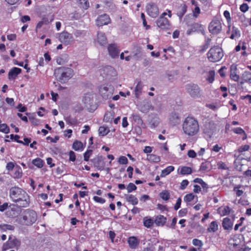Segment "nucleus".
<instances>
[{
    "instance_id": "19",
    "label": "nucleus",
    "mask_w": 251,
    "mask_h": 251,
    "mask_svg": "<svg viewBox=\"0 0 251 251\" xmlns=\"http://www.w3.org/2000/svg\"><path fill=\"white\" fill-rule=\"evenodd\" d=\"M237 66L235 64H232L230 66V77L234 81H238L239 79V76L236 73Z\"/></svg>"
},
{
    "instance_id": "5",
    "label": "nucleus",
    "mask_w": 251,
    "mask_h": 251,
    "mask_svg": "<svg viewBox=\"0 0 251 251\" xmlns=\"http://www.w3.org/2000/svg\"><path fill=\"white\" fill-rule=\"evenodd\" d=\"M208 59L212 62L220 61L224 56L223 50L219 46L211 48L207 53Z\"/></svg>"
},
{
    "instance_id": "58",
    "label": "nucleus",
    "mask_w": 251,
    "mask_h": 251,
    "mask_svg": "<svg viewBox=\"0 0 251 251\" xmlns=\"http://www.w3.org/2000/svg\"><path fill=\"white\" fill-rule=\"evenodd\" d=\"M192 243L195 246L201 247L202 246V243L201 241L198 239H194L192 241Z\"/></svg>"
},
{
    "instance_id": "57",
    "label": "nucleus",
    "mask_w": 251,
    "mask_h": 251,
    "mask_svg": "<svg viewBox=\"0 0 251 251\" xmlns=\"http://www.w3.org/2000/svg\"><path fill=\"white\" fill-rule=\"evenodd\" d=\"M93 200L97 202L100 203H104L105 202V200L100 197H99L98 196H94L93 197Z\"/></svg>"
},
{
    "instance_id": "18",
    "label": "nucleus",
    "mask_w": 251,
    "mask_h": 251,
    "mask_svg": "<svg viewBox=\"0 0 251 251\" xmlns=\"http://www.w3.org/2000/svg\"><path fill=\"white\" fill-rule=\"evenodd\" d=\"M154 109L153 106L151 103L148 101H144L141 105L140 110L143 113H147L151 110Z\"/></svg>"
},
{
    "instance_id": "9",
    "label": "nucleus",
    "mask_w": 251,
    "mask_h": 251,
    "mask_svg": "<svg viewBox=\"0 0 251 251\" xmlns=\"http://www.w3.org/2000/svg\"><path fill=\"white\" fill-rule=\"evenodd\" d=\"M166 15L167 13L164 12L156 21L157 26L162 29H169L170 26L169 20L166 18L164 17Z\"/></svg>"
},
{
    "instance_id": "36",
    "label": "nucleus",
    "mask_w": 251,
    "mask_h": 251,
    "mask_svg": "<svg viewBox=\"0 0 251 251\" xmlns=\"http://www.w3.org/2000/svg\"><path fill=\"white\" fill-rule=\"evenodd\" d=\"M192 30L195 32H201L202 33L204 32V29L201 25L198 23H195L192 25Z\"/></svg>"
},
{
    "instance_id": "11",
    "label": "nucleus",
    "mask_w": 251,
    "mask_h": 251,
    "mask_svg": "<svg viewBox=\"0 0 251 251\" xmlns=\"http://www.w3.org/2000/svg\"><path fill=\"white\" fill-rule=\"evenodd\" d=\"M222 29V25L220 21L215 19L212 21L209 25V30L212 34H217Z\"/></svg>"
},
{
    "instance_id": "33",
    "label": "nucleus",
    "mask_w": 251,
    "mask_h": 251,
    "mask_svg": "<svg viewBox=\"0 0 251 251\" xmlns=\"http://www.w3.org/2000/svg\"><path fill=\"white\" fill-rule=\"evenodd\" d=\"M175 169V168L173 166H169L167 167L164 170H163L161 172V176L165 177L167 175H169L171 172H173Z\"/></svg>"
},
{
    "instance_id": "61",
    "label": "nucleus",
    "mask_w": 251,
    "mask_h": 251,
    "mask_svg": "<svg viewBox=\"0 0 251 251\" xmlns=\"http://www.w3.org/2000/svg\"><path fill=\"white\" fill-rule=\"evenodd\" d=\"M188 181L187 180H183L182 181L180 184V188L181 190L184 189L188 184Z\"/></svg>"
},
{
    "instance_id": "13",
    "label": "nucleus",
    "mask_w": 251,
    "mask_h": 251,
    "mask_svg": "<svg viewBox=\"0 0 251 251\" xmlns=\"http://www.w3.org/2000/svg\"><path fill=\"white\" fill-rule=\"evenodd\" d=\"M148 14L151 17L156 18L159 14L158 7L154 3H149L146 6Z\"/></svg>"
},
{
    "instance_id": "21",
    "label": "nucleus",
    "mask_w": 251,
    "mask_h": 251,
    "mask_svg": "<svg viewBox=\"0 0 251 251\" xmlns=\"http://www.w3.org/2000/svg\"><path fill=\"white\" fill-rule=\"evenodd\" d=\"M21 72V69L18 68L14 67L11 69L8 73V78L15 79L17 76Z\"/></svg>"
},
{
    "instance_id": "40",
    "label": "nucleus",
    "mask_w": 251,
    "mask_h": 251,
    "mask_svg": "<svg viewBox=\"0 0 251 251\" xmlns=\"http://www.w3.org/2000/svg\"><path fill=\"white\" fill-rule=\"evenodd\" d=\"M210 164L207 162H204L201 164L200 171H208L210 169Z\"/></svg>"
},
{
    "instance_id": "30",
    "label": "nucleus",
    "mask_w": 251,
    "mask_h": 251,
    "mask_svg": "<svg viewBox=\"0 0 251 251\" xmlns=\"http://www.w3.org/2000/svg\"><path fill=\"white\" fill-rule=\"evenodd\" d=\"M147 159L152 162H158L160 161V158L159 156L155 154H148L147 156Z\"/></svg>"
},
{
    "instance_id": "6",
    "label": "nucleus",
    "mask_w": 251,
    "mask_h": 251,
    "mask_svg": "<svg viewBox=\"0 0 251 251\" xmlns=\"http://www.w3.org/2000/svg\"><path fill=\"white\" fill-rule=\"evenodd\" d=\"M187 92L194 98L201 96V90L199 86L194 84H188L186 85Z\"/></svg>"
},
{
    "instance_id": "54",
    "label": "nucleus",
    "mask_w": 251,
    "mask_h": 251,
    "mask_svg": "<svg viewBox=\"0 0 251 251\" xmlns=\"http://www.w3.org/2000/svg\"><path fill=\"white\" fill-rule=\"evenodd\" d=\"M230 212V208L229 207L226 206H225L224 209L222 210V215H229Z\"/></svg>"
},
{
    "instance_id": "17",
    "label": "nucleus",
    "mask_w": 251,
    "mask_h": 251,
    "mask_svg": "<svg viewBox=\"0 0 251 251\" xmlns=\"http://www.w3.org/2000/svg\"><path fill=\"white\" fill-rule=\"evenodd\" d=\"M108 50L109 55L112 58H115L116 57L118 56V54L119 53V50L117 49L116 45H115V44L109 45L108 47Z\"/></svg>"
},
{
    "instance_id": "39",
    "label": "nucleus",
    "mask_w": 251,
    "mask_h": 251,
    "mask_svg": "<svg viewBox=\"0 0 251 251\" xmlns=\"http://www.w3.org/2000/svg\"><path fill=\"white\" fill-rule=\"evenodd\" d=\"M83 144L80 141H75L73 144V148L75 151H78L82 149Z\"/></svg>"
},
{
    "instance_id": "4",
    "label": "nucleus",
    "mask_w": 251,
    "mask_h": 251,
    "mask_svg": "<svg viewBox=\"0 0 251 251\" xmlns=\"http://www.w3.org/2000/svg\"><path fill=\"white\" fill-rule=\"evenodd\" d=\"M56 79L61 83H66L73 76V71L69 68L59 67L54 72Z\"/></svg>"
},
{
    "instance_id": "1",
    "label": "nucleus",
    "mask_w": 251,
    "mask_h": 251,
    "mask_svg": "<svg viewBox=\"0 0 251 251\" xmlns=\"http://www.w3.org/2000/svg\"><path fill=\"white\" fill-rule=\"evenodd\" d=\"M9 196L14 202H19L21 207H26L29 205V197L27 194L18 187L10 188Z\"/></svg>"
},
{
    "instance_id": "47",
    "label": "nucleus",
    "mask_w": 251,
    "mask_h": 251,
    "mask_svg": "<svg viewBox=\"0 0 251 251\" xmlns=\"http://www.w3.org/2000/svg\"><path fill=\"white\" fill-rule=\"evenodd\" d=\"M80 4L82 8L87 9L89 7L88 0H79Z\"/></svg>"
},
{
    "instance_id": "52",
    "label": "nucleus",
    "mask_w": 251,
    "mask_h": 251,
    "mask_svg": "<svg viewBox=\"0 0 251 251\" xmlns=\"http://www.w3.org/2000/svg\"><path fill=\"white\" fill-rule=\"evenodd\" d=\"M193 16L195 18L198 17L199 14L201 13V10L199 6H197L193 11Z\"/></svg>"
},
{
    "instance_id": "35",
    "label": "nucleus",
    "mask_w": 251,
    "mask_h": 251,
    "mask_svg": "<svg viewBox=\"0 0 251 251\" xmlns=\"http://www.w3.org/2000/svg\"><path fill=\"white\" fill-rule=\"evenodd\" d=\"M15 227L10 225L3 224L0 225V231L3 232L7 230H13Z\"/></svg>"
},
{
    "instance_id": "25",
    "label": "nucleus",
    "mask_w": 251,
    "mask_h": 251,
    "mask_svg": "<svg viewBox=\"0 0 251 251\" xmlns=\"http://www.w3.org/2000/svg\"><path fill=\"white\" fill-rule=\"evenodd\" d=\"M215 126L213 124L209 123L206 124L204 126V132L210 135L213 132Z\"/></svg>"
},
{
    "instance_id": "7",
    "label": "nucleus",
    "mask_w": 251,
    "mask_h": 251,
    "mask_svg": "<svg viewBox=\"0 0 251 251\" xmlns=\"http://www.w3.org/2000/svg\"><path fill=\"white\" fill-rule=\"evenodd\" d=\"M21 244L20 241L15 237L10 236L8 241L4 244L2 247V250L5 251L8 249L18 248Z\"/></svg>"
},
{
    "instance_id": "59",
    "label": "nucleus",
    "mask_w": 251,
    "mask_h": 251,
    "mask_svg": "<svg viewBox=\"0 0 251 251\" xmlns=\"http://www.w3.org/2000/svg\"><path fill=\"white\" fill-rule=\"evenodd\" d=\"M250 148V146L248 145H245L240 147L238 149V151L242 152L245 151H248Z\"/></svg>"
},
{
    "instance_id": "32",
    "label": "nucleus",
    "mask_w": 251,
    "mask_h": 251,
    "mask_svg": "<svg viewBox=\"0 0 251 251\" xmlns=\"http://www.w3.org/2000/svg\"><path fill=\"white\" fill-rule=\"evenodd\" d=\"M126 199L127 201L131 203L133 205H136L138 204V201L137 199L132 195H126Z\"/></svg>"
},
{
    "instance_id": "51",
    "label": "nucleus",
    "mask_w": 251,
    "mask_h": 251,
    "mask_svg": "<svg viewBox=\"0 0 251 251\" xmlns=\"http://www.w3.org/2000/svg\"><path fill=\"white\" fill-rule=\"evenodd\" d=\"M118 162L120 164H126L128 162V160L126 156H121L119 158Z\"/></svg>"
},
{
    "instance_id": "34",
    "label": "nucleus",
    "mask_w": 251,
    "mask_h": 251,
    "mask_svg": "<svg viewBox=\"0 0 251 251\" xmlns=\"http://www.w3.org/2000/svg\"><path fill=\"white\" fill-rule=\"evenodd\" d=\"M242 79L245 82H249L251 83V73L245 71L242 75Z\"/></svg>"
},
{
    "instance_id": "31",
    "label": "nucleus",
    "mask_w": 251,
    "mask_h": 251,
    "mask_svg": "<svg viewBox=\"0 0 251 251\" xmlns=\"http://www.w3.org/2000/svg\"><path fill=\"white\" fill-rule=\"evenodd\" d=\"M240 36V32L238 28L233 26L232 28V33L230 36V38L233 39L234 38H239Z\"/></svg>"
},
{
    "instance_id": "27",
    "label": "nucleus",
    "mask_w": 251,
    "mask_h": 251,
    "mask_svg": "<svg viewBox=\"0 0 251 251\" xmlns=\"http://www.w3.org/2000/svg\"><path fill=\"white\" fill-rule=\"evenodd\" d=\"M233 132L237 134L243 135L242 139L243 140L246 139L247 138V134L245 131L241 127H236L232 129Z\"/></svg>"
},
{
    "instance_id": "53",
    "label": "nucleus",
    "mask_w": 251,
    "mask_h": 251,
    "mask_svg": "<svg viewBox=\"0 0 251 251\" xmlns=\"http://www.w3.org/2000/svg\"><path fill=\"white\" fill-rule=\"evenodd\" d=\"M92 151L90 150L86 151L84 154V159L86 161L89 160L90 155L92 154Z\"/></svg>"
},
{
    "instance_id": "14",
    "label": "nucleus",
    "mask_w": 251,
    "mask_h": 251,
    "mask_svg": "<svg viewBox=\"0 0 251 251\" xmlns=\"http://www.w3.org/2000/svg\"><path fill=\"white\" fill-rule=\"evenodd\" d=\"M110 21L111 20L109 16L106 14H104L97 18L96 24L98 26H101L109 24Z\"/></svg>"
},
{
    "instance_id": "56",
    "label": "nucleus",
    "mask_w": 251,
    "mask_h": 251,
    "mask_svg": "<svg viewBox=\"0 0 251 251\" xmlns=\"http://www.w3.org/2000/svg\"><path fill=\"white\" fill-rule=\"evenodd\" d=\"M249 8V7L247 3H245L242 4L240 6V10L242 12H244V13L247 12Z\"/></svg>"
},
{
    "instance_id": "29",
    "label": "nucleus",
    "mask_w": 251,
    "mask_h": 251,
    "mask_svg": "<svg viewBox=\"0 0 251 251\" xmlns=\"http://www.w3.org/2000/svg\"><path fill=\"white\" fill-rule=\"evenodd\" d=\"M143 85L140 81L138 82L134 90L135 97L138 98L142 93Z\"/></svg>"
},
{
    "instance_id": "43",
    "label": "nucleus",
    "mask_w": 251,
    "mask_h": 251,
    "mask_svg": "<svg viewBox=\"0 0 251 251\" xmlns=\"http://www.w3.org/2000/svg\"><path fill=\"white\" fill-rule=\"evenodd\" d=\"M215 72L213 70L210 71L208 72V76L206 78L209 83H212L214 80Z\"/></svg>"
},
{
    "instance_id": "24",
    "label": "nucleus",
    "mask_w": 251,
    "mask_h": 251,
    "mask_svg": "<svg viewBox=\"0 0 251 251\" xmlns=\"http://www.w3.org/2000/svg\"><path fill=\"white\" fill-rule=\"evenodd\" d=\"M98 42L100 45H104L107 43V39L104 33L102 32H98L97 36Z\"/></svg>"
},
{
    "instance_id": "64",
    "label": "nucleus",
    "mask_w": 251,
    "mask_h": 251,
    "mask_svg": "<svg viewBox=\"0 0 251 251\" xmlns=\"http://www.w3.org/2000/svg\"><path fill=\"white\" fill-rule=\"evenodd\" d=\"M14 167V164L13 162H8L6 166V168L8 171H11L13 169Z\"/></svg>"
},
{
    "instance_id": "22",
    "label": "nucleus",
    "mask_w": 251,
    "mask_h": 251,
    "mask_svg": "<svg viewBox=\"0 0 251 251\" xmlns=\"http://www.w3.org/2000/svg\"><path fill=\"white\" fill-rule=\"evenodd\" d=\"M129 246L132 249H135L139 245V241L135 237H130L128 240Z\"/></svg>"
},
{
    "instance_id": "20",
    "label": "nucleus",
    "mask_w": 251,
    "mask_h": 251,
    "mask_svg": "<svg viewBox=\"0 0 251 251\" xmlns=\"http://www.w3.org/2000/svg\"><path fill=\"white\" fill-rule=\"evenodd\" d=\"M222 226L224 229L230 230L232 229L233 222L228 218H225L222 222Z\"/></svg>"
},
{
    "instance_id": "49",
    "label": "nucleus",
    "mask_w": 251,
    "mask_h": 251,
    "mask_svg": "<svg viewBox=\"0 0 251 251\" xmlns=\"http://www.w3.org/2000/svg\"><path fill=\"white\" fill-rule=\"evenodd\" d=\"M132 117L133 120L137 123L140 124L142 122V120L140 116L138 114L133 113L132 115Z\"/></svg>"
},
{
    "instance_id": "2",
    "label": "nucleus",
    "mask_w": 251,
    "mask_h": 251,
    "mask_svg": "<svg viewBox=\"0 0 251 251\" xmlns=\"http://www.w3.org/2000/svg\"><path fill=\"white\" fill-rule=\"evenodd\" d=\"M182 128L184 133L189 136L197 135L200 130L198 121L192 117H187L185 119Z\"/></svg>"
},
{
    "instance_id": "12",
    "label": "nucleus",
    "mask_w": 251,
    "mask_h": 251,
    "mask_svg": "<svg viewBox=\"0 0 251 251\" xmlns=\"http://www.w3.org/2000/svg\"><path fill=\"white\" fill-rule=\"evenodd\" d=\"M99 91L101 96L104 99L110 98L113 93V87H107L105 85L101 86Z\"/></svg>"
},
{
    "instance_id": "63",
    "label": "nucleus",
    "mask_w": 251,
    "mask_h": 251,
    "mask_svg": "<svg viewBox=\"0 0 251 251\" xmlns=\"http://www.w3.org/2000/svg\"><path fill=\"white\" fill-rule=\"evenodd\" d=\"M181 199L180 198H179L177 200L174 206V209L176 210H177L180 207V205H181Z\"/></svg>"
},
{
    "instance_id": "37",
    "label": "nucleus",
    "mask_w": 251,
    "mask_h": 251,
    "mask_svg": "<svg viewBox=\"0 0 251 251\" xmlns=\"http://www.w3.org/2000/svg\"><path fill=\"white\" fill-rule=\"evenodd\" d=\"M192 173V169L190 167L183 166L181 168L180 174L182 175H189Z\"/></svg>"
},
{
    "instance_id": "15",
    "label": "nucleus",
    "mask_w": 251,
    "mask_h": 251,
    "mask_svg": "<svg viewBox=\"0 0 251 251\" xmlns=\"http://www.w3.org/2000/svg\"><path fill=\"white\" fill-rule=\"evenodd\" d=\"M94 167L99 170H103L104 169V162L101 156L95 157L93 160Z\"/></svg>"
},
{
    "instance_id": "8",
    "label": "nucleus",
    "mask_w": 251,
    "mask_h": 251,
    "mask_svg": "<svg viewBox=\"0 0 251 251\" xmlns=\"http://www.w3.org/2000/svg\"><path fill=\"white\" fill-rule=\"evenodd\" d=\"M100 75L107 79H111L116 76L115 70L111 66H106L100 70Z\"/></svg>"
},
{
    "instance_id": "42",
    "label": "nucleus",
    "mask_w": 251,
    "mask_h": 251,
    "mask_svg": "<svg viewBox=\"0 0 251 251\" xmlns=\"http://www.w3.org/2000/svg\"><path fill=\"white\" fill-rule=\"evenodd\" d=\"M153 224V221L151 219H147V218H144V225L145 226L149 228L152 226Z\"/></svg>"
},
{
    "instance_id": "45",
    "label": "nucleus",
    "mask_w": 251,
    "mask_h": 251,
    "mask_svg": "<svg viewBox=\"0 0 251 251\" xmlns=\"http://www.w3.org/2000/svg\"><path fill=\"white\" fill-rule=\"evenodd\" d=\"M10 129L7 125L5 124H0V131L4 133H8Z\"/></svg>"
},
{
    "instance_id": "60",
    "label": "nucleus",
    "mask_w": 251,
    "mask_h": 251,
    "mask_svg": "<svg viewBox=\"0 0 251 251\" xmlns=\"http://www.w3.org/2000/svg\"><path fill=\"white\" fill-rule=\"evenodd\" d=\"M159 123V122L157 119L152 120L150 122L151 126V127L154 128L158 125Z\"/></svg>"
},
{
    "instance_id": "55",
    "label": "nucleus",
    "mask_w": 251,
    "mask_h": 251,
    "mask_svg": "<svg viewBox=\"0 0 251 251\" xmlns=\"http://www.w3.org/2000/svg\"><path fill=\"white\" fill-rule=\"evenodd\" d=\"M170 120L173 121L174 124L177 123L179 120L178 115L176 114H173L170 118Z\"/></svg>"
},
{
    "instance_id": "50",
    "label": "nucleus",
    "mask_w": 251,
    "mask_h": 251,
    "mask_svg": "<svg viewBox=\"0 0 251 251\" xmlns=\"http://www.w3.org/2000/svg\"><path fill=\"white\" fill-rule=\"evenodd\" d=\"M195 196L192 193L187 194L184 198V201L186 202H190L193 200Z\"/></svg>"
},
{
    "instance_id": "16",
    "label": "nucleus",
    "mask_w": 251,
    "mask_h": 251,
    "mask_svg": "<svg viewBox=\"0 0 251 251\" xmlns=\"http://www.w3.org/2000/svg\"><path fill=\"white\" fill-rule=\"evenodd\" d=\"M93 95L91 94H86L83 98V102L85 104V106L88 108L91 107L93 103Z\"/></svg>"
},
{
    "instance_id": "62",
    "label": "nucleus",
    "mask_w": 251,
    "mask_h": 251,
    "mask_svg": "<svg viewBox=\"0 0 251 251\" xmlns=\"http://www.w3.org/2000/svg\"><path fill=\"white\" fill-rule=\"evenodd\" d=\"M226 68L225 66L222 67L219 70V73L221 77H224L226 76L225 72H224Z\"/></svg>"
},
{
    "instance_id": "44",
    "label": "nucleus",
    "mask_w": 251,
    "mask_h": 251,
    "mask_svg": "<svg viewBox=\"0 0 251 251\" xmlns=\"http://www.w3.org/2000/svg\"><path fill=\"white\" fill-rule=\"evenodd\" d=\"M241 187L242 186L241 185H238L234 187L233 189V191L236 192V194L237 197L242 196L244 193L242 190H240Z\"/></svg>"
},
{
    "instance_id": "46",
    "label": "nucleus",
    "mask_w": 251,
    "mask_h": 251,
    "mask_svg": "<svg viewBox=\"0 0 251 251\" xmlns=\"http://www.w3.org/2000/svg\"><path fill=\"white\" fill-rule=\"evenodd\" d=\"M109 132L108 128L104 126H100L99 129V134L101 136L106 135Z\"/></svg>"
},
{
    "instance_id": "3",
    "label": "nucleus",
    "mask_w": 251,
    "mask_h": 251,
    "mask_svg": "<svg viewBox=\"0 0 251 251\" xmlns=\"http://www.w3.org/2000/svg\"><path fill=\"white\" fill-rule=\"evenodd\" d=\"M37 217V214L34 211L27 209L16 219V222L23 226H30L36 221Z\"/></svg>"
},
{
    "instance_id": "48",
    "label": "nucleus",
    "mask_w": 251,
    "mask_h": 251,
    "mask_svg": "<svg viewBox=\"0 0 251 251\" xmlns=\"http://www.w3.org/2000/svg\"><path fill=\"white\" fill-rule=\"evenodd\" d=\"M136 186L133 183H129L126 187V189L128 193H130L133 191L136 190Z\"/></svg>"
},
{
    "instance_id": "28",
    "label": "nucleus",
    "mask_w": 251,
    "mask_h": 251,
    "mask_svg": "<svg viewBox=\"0 0 251 251\" xmlns=\"http://www.w3.org/2000/svg\"><path fill=\"white\" fill-rule=\"evenodd\" d=\"M52 20V19L49 21L48 17H44L42 18V20L38 22L37 24L36 29L40 28L44 25H48L50 22Z\"/></svg>"
},
{
    "instance_id": "10",
    "label": "nucleus",
    "mask_w": 251,
    "mask_h": 251,
    "mask_svg": "<svg viewBox=\"0 0 251 251\" xmlns=\"http://www.w3.org/2000/svg\"><path fill=\"white\" fill-rule=\"evenodd\" d=\"M59 40L62 43L69 45L74 41L72 35L67 31H63L59 35Z\"/></svg>"
},
{
    "instance_id": "23",
    "label": "nucleus",
    "mask_w": 251,
    "mask_h": 251,
    "mask_svg": "<svg viewBox=\"0 0 251 251\" xmlns=\"http://www.w3.org/2000/svg\"><path fill=\"white\" fill-rule=\"evenodd\" d=\"M166 221L167 219L166 217H164L163 215H159L155 217L154 223L157 226H163L166 223Z\"/></svg>"
},
{
    "instance_id": "26",
    "label": "nucleus",
    "mask_w": 251,
    "mask_h": 251,
    "mask_svg": "<svg viewBox=\"0 0 251 251\" xmlns=\"http://www.w3.org/2000/svg\"><path fill=\"white\" fill-rule=\"evenodd\" d=\"M218 227L219 225L217 222L213 221L210 224L207 230L208 232H215L218 230Z\"/></svg>"
},
{
    "instance_id": "38",
    "label": "nucleus",
    "mask_w": 251,
    "mask_h": 251,
    "mask_svg": "<svg viewBox=\"0 0 251 251\" xmlns=\"http://www.w3.org/2000/svg\"><path fill=\"white\" fill-rule=\"evenodd\" d=\"M32 163L35 166H37L38 168H42L44 165L43 161L40 158H37L35 159H33L32 161Z\"/></svg>"
},
{
    "instance_id": "41",
    "label": "nucleus",
    "mask_w": 251,
    "mask_h": 251,
    "mask_svg": "<svg viewBox=\"0 0 251 251\" xmlns=\"http://www.w3.org/2000/svg\"><path fill=\"white\" fill-rule=\"evenodd\" d=\"M160 197L164 201H167L170 199V195L168 191H163L159 194Z\"/></svg>"
}]
</instances>
